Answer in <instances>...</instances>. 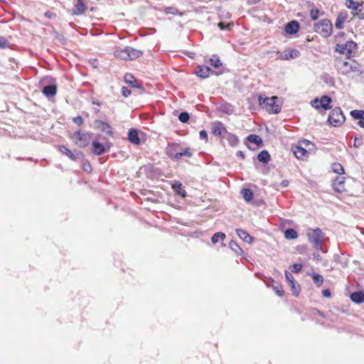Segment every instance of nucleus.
Wrapping results in <instances>:
<instances>
[{
	"label": "nucleus",
	"instance_id": "54",
	"mask_svg": "<svg viewBox=\"0 0 364 364\" xmlns=\"http://www.w3.org/2000/svg\"><path fill=\"white\" fill-rule=\"evenodd\" d=\"M237 157H240L241 159H245V154L242 151H237L236 153Z\"/></svg>",
	"mask_w": 364,
	"mask_h": 364
},
{
	"label": "nucleus",
	"instance_id": "36",
	"mask_svg": "<svg viewBox=\"0 0 364 364\" xmlns=\"http://www.w3.org/2000/svg\"><path fill=\"white\" fill-rule=\"evenodd\" d=\"M233 26L232 23H225L224 22H219L218 26L220 30L230 31Z\"/></svg>",
	"mask_w": 364,
	"mask_h": 364
},
{
	"label": "nucleus",
	"instance_id": "57",
	"mask_svg": "<svg viewBox=\"0 0 364 364\" xmlns=\"http://www.w3.org/2000/svg\"><path fill=\"white\" fill-rule=\"evenodd\" d=\"M92 104L93 105H97V106L100 105V103L98 101H97V100H93L92 101Z\"/></svg>",
	"mask_w": 364,
	"mask_h": 364
},
{
	"label": "nucleus",
	"instance_id": "58",
	"mask_svg": "<svg viewBox=\"0 0 364 364\" xmlns=\"http://www.w3.org/2000/svg\"><path fill=\"white\" fill-rule=\"evenodd\" d=\"M45 15H46L47 17H48V18H50V17H51V14H50V13H49V12H46V13L45 14Z\"/></svg>",
	"mask_w": 364,
	"mask_h": 364
},
{
	"label": "nucleus",
	"instance_id": "4",
	"mask_svg": "<svg viewBox=\"0 0 364 364\" xmlns=\"http://www.w3.org/2000/svg\"><path fill=\"white\" fill-rule=\"evenodd\" d=\"M278 100L277 97H262V96L259 97V102L260 106L262 108L265 109L267 112L271 113L277 114L280 112V107L276 104L277 100Z\"/></svg>",
	"mask_w": 364,
	"mask_h": 364
},
{
	"label": "nucleus",
	"instance_id": "47",
	"mask_svg": "<svg viewBox=\"0 0 364 364\" xmlns=\"http://www.w3.org/2000/svg\"><path fill=\"white\" fill-rule=\"evenodd\" d=\"M285 277H286L287 280L289 282V283H292V282L294 281V277L288 271L285 272Z\"/></svg>",
	"mask_w": 364,
	"mask_h": 364
},
{
	"label": "nucleus",
	"instance_id": "40",
	"mask_svg": "<svg viewBox=\"0 0 364 364\" xmlns=\"http://www.w3.org/2000/svg\"><path fill=\"white\" fill-rule=\"evenodd\" d=\"M302 269V264H294L292 265L291 271L294 273H299Z\"/></svg>",
	"mask_w": 364,
	"mask_h": 364
},
{
	"label": "nucleus",
	"instance_id": "38",
	"mask_svg": "<svg viewBox=\"0 0 364 364\" xmlns=\"http://www.w3.org/2000/svg\"><path fill=\"white\" fill-rule=\"evenodd\" d=\"M299 56V52L296 49H291L289 51V57H285L286 60L296 58Z\"/></svg>",
	"mask_w": 364,
	"mask_h": 364
},
{
	"label": "nucleus",
	"instance_id": "20",
	"mask_svg": "<svg viewBox=\"0 0 364 364\" xmlns=\"http://www.w3.org/2000/svg\"><path fill=\"white\" fill-rule=\"evenodd\" d=\"M172 188L181 197L184 198L186 196V192L183 189L181 182L175 181L172 185Z\"/></svg>",
	"mask_w": 364,
	"mask_h": 364
},
{
	"label": "nucleus",
	"instance_id": "39",
	"mask_svg": "<svg viewBox=\"0 0 364 364\" xmlns=\"http://www.w3.org/2000/svg\"><path fill=\"white\" fill-rule=\"evenodd\" d=\"M289 285L291 286L293 294L297 296L300 290L299 285H296L295 281L292 282V283H289Z\"/></svg>",
	"mask_w": 364,
	"mask_h": 364
},
{
	"label": "nucleus",
	"instance_id": "55",
	"mask_svg": "<svg viewBox=\"0 0 364 364\" xmlns=\"http://www.w3.org/2000/svg\"><path fill=\"white\" fill-rule=\"evenodd\" d=\"M182 153L181 152H178L175 154L174 156V159L176 160H179L181 157H182Z\"/></svg>",
	"mask_w": 364,
	"mask_h": 364
},
{
	"label": "nucleus",
	"instance_id": "18",
	"mask_svg": "<svg viewBox=\"0 0 364 364\" xmlns=\"http://www.w3.org/2000/svg\"><path fill=\"white\" fill-rule=\"evenodd\" d=\"M237 235L238 237L242 239L244 242L247 243H251L253 240V237L250 235L245 230L242 229L236 230Z\"/></svg>",
	"mask_w": 364,
	"mask_h": 364
},
{
	"label": "nucleus",
	"instance_id": "56",
	"mask_svg": "<svg viewBox=\"0 0 364 364\" xmlns=\"http://www.w3.org/2000/svg\"><path fill=\"white\" fill-rule=\"evenodd\" d=\"M358 124H359L361 127L364 128V119H361L360 121H359V122H358Z\"/></svg>",
	"mask_w": 364,
	"mask_h": 364
},
{
	"label": "nucleus",
	"instance_id": "25",
	"mask_svg": "<svg viewBox=\"0 0 364 364\" xmlns=\"http://www.w3.org/2000/svg\"><path fill=\"white\" fill-rule=\"evenodd\" d=\"M124 81L133 87H138L139 86L136 83V80L132 74L127 73L124 75Z\"/></svg>",
	"mask_w": 364,
	"mask_h": 364
},
{
	"label": "nucleus",
	"instance_id": "34",
	"mask_svg": "<svg viewBox=\"0 0 364 364\" xmlns=\"http://www.w3.org/2000/svg\"><path fill=\"white\" fill-rule=\"evenodd\" d=\"M230 248L234 251L237 254H240L242 252V249L240 247V246L237 245V243L234 241L231 240L229 243Z\"/></svg>",
	"mask_w": 364,
	"mask_h": 364
},
{
	"label": "nucleus",
	"instance_id": "3",
	"mask_svg": "<svg viewBox=\"0 0 364 364\" xmlns=\"http://www.w3.org/2000/svg\"><path fill=\"white\" fill-rule=\"evenodd\" d=\"M339 69L342 74L348 77H353L354 75H352V74L358 76L362 73L359 64L355 61L350 63L343 61L341 64Z\"/></svg>",
	"mask_w": 364,
	"mask_h": 364
},
{
	"label": "nucleus",
	"instance_id": "31",
	"mask_svg": "<svg viewBox=\"0 0 364 364\" xmlns=\"http://www.w3.org/2000/svg\"><path fill=\"white\" fill-rule=\"evenodd\" d=\"M332 170L334 173H336L338 174H343L344 173V169L342 165L339 163H333L331 166Z\"/></svg>",
	"mask_w": 364,
	"mask_h": 364
},
{
	"label": "nucleus",
	"instance_id": "15",
	"mask_svg": "<svg viewBox=\"0 0 364 364\" xmlns=\"http://www.w3.org/2000/svg\"><path fill=\"white\" fill-rule=\"evenodd\" d=\"M212 133L215 136H220L222 134L223 130L225 132L226 129L223 127L222 122H215L213 123L211 127Z\"/></svg>",
	"mask_w": 364,
	"mask_h": 364
},
{
	"label": "nucleus",
	"instance_id": "59",
	"mask_svg": "<svg viewBox=\"0 0 364 364\" xmlns=\"http://www.w3.org/2000/svg\"><path fill=\"white\" fill-rule=\"evenodd\" d=\"M102 125H103L104 127H107V128H110V127H109L107 124H106V123H102Z\"/></svg>",
	"mask_w": 364,
	"mask_h": 364
},
{
	"label": "nucleus",
	"instance_id": "60",
	"mask_svg": "<svg viewBox=\"0 0 364 364\" xmlns=\"http://www.w3.org/2000/svg\"><path fill=\"white\" fill-rule=\"evenodd\" d=\"M94 111L95 113H98L100 112L99 109L97 108H94Z\"/></svg>",
	"mask_w": 364,
	"mask_h": 364
},
{
	"label": "nucleus",
	"instance_id": "48",
	"mask_svg": "<svg viewBox=\"0 0 364 364\" xmlns=\"http://www.w3.org/2000/svg\"><path fill=\"white\" fill-rule=\"evenodd\" d=\"M343 18H341L339 16L336 19V23H335V26L336 28H342V25H343Z\"/></svg>",
	"mask_w": 364,
	"mask_h": 364
},
{
	"label": "nucleus",
	"instance_id": "37",
	"mask_svg": "<svg viewBox=\"0 0 364 364\" xmlns=\"http://www.w3.org/2000/svg\"><path fill=\"white\" fill-rule=\"evenodd\" d=\"M189 114L186 112H181L178 116V119L183 123L187 122L189 120Z\"/></svg>",
	"mask_w": 364,
	"mask_h": 364
},
{
	"label": "nucleus",
	"instance_id": "8",
	"mask_svg": "<svg viewBox=\"0 0 364 364\" xmlns=\"http://www.w3.org/2000/svg\"><path fill=\"white\" fill-rule=\"evenodd\" d=\"M74 139L75 143L80 147L86 146L90 142V136L86 132H75Z\"/></svg>",
	"mask_w": 364,
	"mask_h": 364
},
{
	"label": "nucleus",
	"instance_id": "5",
	"mask_svg": "<svg viewBox=\"0 0 364 364\" xmlns=\"http://www.w3.org/2000/svg\"><path fill=\"white\" fill-rule=\"evenodd\" d=\"M328 121L334 127H338L344 122L345 117L340 107H336L330 112Z\"/></svg>",
	"mask_w": 364,
	"mask_h": 364
},
{
	"label": "nucleus",
	"instance_id": "50",
	"mask_svg": "<svg viewBox=\"0 0 364 364\" xmlns=\"http://www.w3.org/2000/svg\"><path fill=\"white\" fill-rule=\"evenodd\" d=\"M73 122L77 125H81L83 123V119L78 116L73 118Z\"/></svg>",
	"mask_w": 364,
	"mask_h": 364
},
{
	"label": "nucleus",
	"instance_id": "26",
	"mask_svg": "<svg viewBox=\"0 0 364 364\" xmlns=\"http://www.w3.org/2000/svg\"><path fill=\"white\" fill-rule=\"evenodd\" d=\"M346 5L348 8L352 9L355 11H360L361 4L353 1V0H346Z\"/></svg>",
	"mask_w": 364,
	"mask_h": 364
},
{
	"label": "nucleus",
	"instance_id": "14",
	"mask_svg": "<svg viewBox=\"0 0 364 364\" xmlns=\"http://www.w3.org/2000/svg\"><path fill=\"white\" fill-rule=\"evenodd\" d=\"M86 9V6L82 0H77L75 4L74 9L72 11L73 15L79 16L84 13Z\"/></svg>",
	"mask_w": 364,
	"mask_h": 364
},
{
	"label": "nucleus",
	"instance_id": "33",
	"mask_svg": "<svg viewBox=\"0 0 364 364\" xmlns=\"http://www.w3.org/2000/svg\"><path fill=\"white\" fill-rule=\"evenodd\" d=\"M225 238V235L223 232H216L215 233L212 238L211 241L213 244H216L220 240H223Z\"/></svg>",
	"mask_w": 364,
	"mask_h": 364
},
{
	"label": "nucleus",
	"instance_id": "30",
	"mask_svg": "<svg viewBox=\"0 0 364 364\" xmlns=\"http://www.w3.org/2000/svg\"><path fill=\"white\" fill-rule=\"evenodd\" d=\"M210 63L214 68H218L222 65L221 60L217 55H213L210 58Z\"/></svg>",
	"mask_w": 364,
	"mask_h": 364
},
{
	"label": "nucleus",
	"instance_id": "62",
	"mask_svg": "<svg viewBox=\"0 0 364 364\" xmlns=\"http://www.w3.org/2000/svg\"><path fill=\"white\" fill-rule=\"evenodd\" d=\"M315 257L318 258V256H317L316 254L314 255Z\"/></svg>",
	"mask_w": 364,
	"mask_h": 364
},
{
	"label": "nucleus",
	"instance_id": "64",
	"mask_svg": "<svg viewBox=\"0 0 364 364\" xmlns=\"http://www.w3.org/2000/svg\"><path fill=\"white\" fill-rule=\"evenodd\" d=\"M249 2H250L252 4L255 3L254 1H252V0H249Z\"/></svg>",
	"mask_w": 364,
	"mask_h": 364
},
{
	"label": "nucleus",
	"instance_id": "21",
	"mask_svg": "<svg viewBox=\"0 0 364 364\" xmlns=\"http://www.w3.org/2000/svg\"><path fill=\"white\" fill-rule=\"evenodd\" d=\"M223 137L228 141L230 145L232 146H235L238 144V138L235 134L226 132V136H223Z\"/></svg>",
	"mask_w": 364,
	"mask_h": 364
},
{
	"label": "nucleus",
	"instance_id": "13",
	"mask_svg": "<svg viewBox=\"0 0 364 364\" xmlns=\"http://www.w3.org/2000/svg\"><path fill=\"white\" fill-rule=\"evenodd\" d=\"M299 28V24L296 21H291L287 23L285 26V31L288 34H294L296 33Z\"/></svg>",
	"mask_w": 364,
	"mask_h": 364
},
{
	"label": "nucleus",
	"instance_id": "52",
	"mask_svg": "<svg viewBox=\"0 0 364 364\" xmlns=\"http://www.w3.org/2000/svg\"><path fill=\"white\" fill-rule=\"evenodd\" d=\"M83 169H84V171H85L87 172H90L92 170L90 164L89 163H85L83 165Z\"/></svg>",
	"mask_w": 364,
	"mask_h": 364
},
{
	"label": "nucleus",
	"instance_id": "63",
	"mask_svg": "<svg viewBox=\"0 0 364 364\" xmlns=\"http://www.w3.org/2000/svg\"><path fill=\"white\" fill-rule=\"evenodd\" d=\"M315 257L318 258V256H317L316 254L314 255Z\"/></svg>",
	"mask_w": 364,
	"mask_h": 364
},
{
	"label": "nucleus",
	"instance_id": "51",
	"mask_svg": "<svg viewBox=\"0 0 364 364\" xmlns=\"http://www.w3.org/2000/svg\"><path fill=\"white\" fill-rule=\"evenodd\" d=\"M176 11V9L173 7H167L165 9V11L166 14H174Z\"/></svg>",
	"mask_w": 364,
	"mask_h": 364
},
{
	"label": "nucleus",
	"instance_id": "42",
	"mask_svg": "<svg viewBox=\"0 0 364 364\" xmlns=\"http://www.w3.org/2000/svg\"><path fill=\"white\" fill-rule=\"evenodd\" d=\"M318 9H311V17L312 20L315 21L318 18Z\"/></svg>",
	"mask_w": 364,
	"mask_h": 364
},
{
	"label": "nucleus",
	"instance_id": "19",
	"mask_svg": "<svg viewBox=\"0 0 364 364\" xmlns=\"http://www.w3.org/2000/svg\"><path fill=\"white\" fill-rule=\"evenodd\" d=\"M350 299L356 303L361 304L364 302V293L363 291H355L350 294Z\"/></svg>",
	"mask_w": 364,
	"mask_h": 364
},
{
	"label": "nucleus",
	"instance_id": "28",
	"mask_svg": "<svg viewBox=\"0 0 364 364\" xmlns=\"http://www.w3.org/2000/svg\"><path fill=\"white\" fill-rule=\"evenodd\" d=\"M247 139L248 141L253 143L256 145H259L262 143V139L256 134H250L247 136Z\"/></svg>",
	"mask_w": 364,
	"mask_h": 364
},
{
	"label": "nucleus",
	"instance_id": "41",
	"mask_svg": "<svg viewBox=\"0 0 364 364\" xmlns=\"http://www.w3.org/2000/svg\"><path fill=\"white\" fill-rule=\"evenodd\" d=\"M273 289L274 292L279 296H282L284 294V290L280 287H274Z\"/></svg>",
	"mask_w": 364,
	"mask_h": 364
},
{
	"label": "nucleus",
	"instance_id": "44",
	"mask_svg": "<svg viewBox=\"0 0 364 364\" xmlns=\"http://www.w3.org/2000/svg\"><path fill=\"white\" fill-rule=\"evenodd\" d=\"M199 136H200V139H202V140H204L205 141H208V133L205 130H201L200 132H199Z\"/></svg>",
	"mask_w": 364,
	"mask_h": 364
},
{
	"label": "nucleus",
	"instance_id": "53",
	"mask_svg": "<svg viewBox=\"0 0 364 364\" xmlns=\"http://www.w3.org/2000/svg\"><path fill=\"white\" fill-rule=\"evenodd\" d=\"M322 295L324 297H329L331 296V291L329 289H324L322 291Z\"/></svg>",
	"mask_w": 364,
	"mask_h": 364
},
{
	"label": "nucleus",
	"instance_id": "9",
	"mask_svg": "<svg viewBox=\"0 0 364 364\" xmlns=\"http://www.w3.org/2000/svg\"><path fill=\"white\" fill-rule=\"evenodd\" d=\"M309 145V141H304L300 142L298 146H296L293 152L294 156L299 159H303V158L307 154L308 151L306 149V147Z\"/></svg>",
	"mask_w": 364,
	"mask_h": 364
},
{
	"label": "nucleus",
	"instance_id": "23",
	"mask_svg": "<svg viewBox=\"0 0 364 364\" xmlns=\"http://www.w3.org/2000/svg\"><path fill=\"white\" fill-rule=\"evenodd\" d=\"M259 161L267 164L270 160V155L267 151L263 150L257 155Z\"/></svg>",
	"mask_w": 364,
	"mask_h": 364
},
{
	"label": "nucleus",
	"instance_id": "16",
	"mask_svg": "<svg viewBox=\"0 0 364 364\" xmlns=\"http://www.w3.org/2000/svg\"><path fill=\"white\" fill-rule=\"evenodd\" d=\"M128 139L133 144L138 145L140 144L139 133L136 129L129 130L128 133Z\"/></svg>",
	"mask_w": 364,
	"mask_h": 364
},
{
	"label": "nucleus",
	"instance_id": "12",
	"mask_svg": "<svg viewBox=\"0 0 364 364\" xmlns=\"http://www.w3.org/2000/svg\"><path fill=\"white\" fill-rule=\"evenodd\" d=\"M196 73L198 77L201 78H205L208 77L211 73H213V72L208 66L199 65L197 68Z\"/></svg>",
	"mask_w": 364,
	"mask_h": 364
},
{
	"label": "nucleus",
	"instance_id": "32",
	"mask_svg": "<svg viewBox=\"0 0 364 364\" xmlns=\"http://www.w3.org/2000/svg\"><path fill=\"white\" fill-rule=\"evenodd\" d=\"M350 115L355 119H364V111L363 110H353L350 112Z\"/></svg>",
	"mask_w": 364,
	"mask_h": 364
},
{
	"label": "nucleus",
	"instance_id": "10",
	"mask_svg": "<svg viewBox=\"0 0 364 364\" xmlns=\"http://www.w3.org/2000/svg\"><path fill=\"white\" fill-rule=\"evenodd\" d=\"M337 46L336 50L349 57L353 50L356 48L357 44L353 41H348L345 45H338Z\"/></svg>",
	"mask_w": 364,
	"mask_h": 364
},
{
	"label": "nucleus",
	"instance_id": "1",
	"mask_svg": "<svg viewBox=\"0 0 364 364\" xmlns=\"http://www.w3.org/2000/svg\"><path fill=\"white\" fill-rule=\"evenodd\" d=\"M306 235L309 242L315 249L324 252L322 249V245L325 240V235L319 228H309L307 230Z\"/></svg>",
	"mask_w": 364,
	"mask_h": 364
},
{
	"label": "nucleus",
	"instance_id": "27",
	"mask_svg": "<svg viewBox=\"0 0 364 364\" xmlns=\"http://www.w3.org/2000/svg\"><path fill=\"white\" fill-rule=\"evenodd\" d=\"M241 193L242 195V197L243 198L249 202L250 200H252V198H253V193L252 191L249 189V188H243L242 191H241Z\"/></svg>",
	"mask_w": 364,
	"mask_h": 364
},
{
	"label": "nucleus",
	"instance_id": "45",
	"mask_svg": "<svg viewBox=\"0 0 364 364\" xmlns=\"http://www.w3.org/2000/svg\"><path fill=\"white\" fill-rule=\"evenodd\" d=\"M131 94V90L126 87H122V95L125 97H127Z\"/></svg>",
	"mask_w": 364,
	"mask_h": 364
},
{
	"label": "nucleus",
	"instance_id": "6",
	"mask_svg": "<svg viewBox=\"0 0 364 364\" xmlns=\"http://www.w3.org/2000/svg\"><path fill=\"white\" fill-rule=\"evenodd\" d=\"M315 30L324 37H328L332 31V24L330 20L325 18L318 22L315 26Z\"/></svg>",
	"mask_w": 364,
	"mask_h": 364
},
{
	"label": "nucleus",
	"instance_id": "61",
	"mask_svg": "<svg viewBox=\"0 0 364 364\" xmlns=\"http://www.w3.org/2000/svg\"><path fill=\"white\" fill-rule=\"evenodd\" d=\"M282 183L284 185V186H287V183H285V181H283Z\"/></svg>",
	"mask_w": 364,
	"mask_h": 364
},
{
	"label": "nucleus",
	"instance_id": "24",
	"mask_svg": "<svg viewBox=\"0 0 364 364\" xmlns=\"http://www.w3.org/2000/svg\"><path fill=\"white\" fill-rule=\"evenodd\" d=\"M284 237L286 239L293 240L297 238L298 234L296 230L292 228H289L285 230Z\"/></svg>",
	"mask_w": 364,
	"mask_h": 364
},
{
	"label": "nucleus",
	"instance_id": "46",
	"mask_svg": "<svg viewBox=\"0 0 364 364\" xmlns=\"http://www.w3.org/2000/svg\"><path fill=\"white\" fill-rule=\"evenodd\" d=\"M9 42L4 38H0V48H5L8 47Z\"/></svg>",
	"mask_w": 364,
	"mask_h": 364
},
{
	"label": "nucleus",
	"instance_id": "43",
	"mask_svg": "<svg viewBox=\"0 0 364 364\" xmlns=\"http://www.w3.org/2000/svg\"><path fill=\"white\" fill-rule=\"evenodd\" d=\"M363 144V140L360 138L355 137L353 146L355 148L360 147Z\"/></svg>",
	"mask_w": 364,
	"mask_h": 364
},
{
	"label": "nucleus",
	"instance_id": "2",
	"mask_svg": "<svg viewBox=\"0 0 364 364\" xmlns=\"http://www.w3.org/2000/svg\"><path fill=\"white\" fill-rule=\"evenodd\" d=\"M143 54L141 50H136L132 47H125L124 48H117L114 52V55L122 60H133Z\"/></svg>",
	"mask_w": 364,
	"mask_h": 364
},
{
	"label": "nucleus",
	"instance_id": "7",
	"mask_svg": "<svg viewBox=\"0 0 364 364\" xmlns=\"http://www.w3.org/2000/svg\"><path fill=\"white\" fill-rule=\"evenodd\" d=\"M331 101L332 100L330 97L323 95L320 100L318 98H315L312 100L311 105L316 109L323 108L325 110H327L331 109L330 104Z\"/></svg>",
	"mask_w": 364,
	"mask_h": 364
},
{
	"label": "nucleus",
	"instance_id": "22",
	"mask_svg": "<svg viewBox=\"0 0 364 364\" xmlns=\"http://www.w3.org/2000/svg\"><path fill=\"white\" fill-rule=\"evenodd\" d=\"M93 152L97 155H101L105 152L104 146L97 141L92 142Z\"/></svg>",
	"mask_w": 364,
	"mask_h": 364
},
{
	"label": "nucleus",
	"instance_id": "49",
	"mask_svg": "<svg viewBox=\"0 0 364 364\" xmlns=\"http://www.w3.org/2000/svg\"><path fill=\"white\" fill-rule=\"evenodd\" d=\"M183 156L191 157L192 152L191 151L190 148H186L183 151H181Z\"/></svg>",
	"mask_w": 364,
	"mask_h": 364
},
{
	"label": "nucleus",
	"instance_id": "11",
	"mask_svg": "<svg viewBox=\"0 0 364 364\" xmlns=\"http://www.w3.org/2000/svg\"><path fill=\"white\" fill-rule=\"evenodd\" d=\"M345 177L343 176H338L333 181V187L334 191L338 193H341L345 191Z\"/></svg>",
	"mask_w": 364,
	"mask_h": 364
},
{
	"label": "nucleus",
	"instance_id": "35",
	"mask_svg": "<svg viewBox=\"0 0 364 364\" xmlns=\"http://www.w3.org/2000/svg\"><path fill=\"white\" fill-rule=\"evenodd\" d=\"M59 150L63 153L64 154H65L67 156H68L70 159H74L75 157H74V154L71 152V151L70 149H68L67 147H65V146H59Z\"/></svg>",
	"mask_w": 364,
	"mask_h": 364
},
{
	"label": "nucleus",
	"instance_id": "29",
	"mask_svg": "<svg viewBox=\"0 0 364 364\" xmlns=\"http://www.w3.org/2000/svg\"><path fill=\"white\" fill-rule=\"evenodd\" d=\"M312 279L314 281V283L316 284L318 287H320L323 282V277L320 275L319 274L313 272L311 274Z\"/></svg>",
	"mask_w": 364,
	"mask_h": 364
},
{
	"label": "nucleus",
	"instance_id": "17",
	"mask_svg": "<svg viewBox=\"0 0 364 364\" xmlns=\"http://www.w3.org/2000/svg\"><path fill=\"white\" fill-rule=\"evenodd\" d=\"M42 92L45 96L51 97L55 95L57 87L55 85H46L43 88Z\"/></svg>",
	"mask_w": 364,
	"mask_h": 364
}]
</instances>
